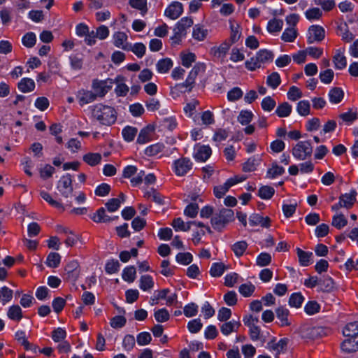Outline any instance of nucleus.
Segmentation results:
<instances>
[{"instance_id":"f257e3e1","label":"nucleus","mask_w":358,"mask_h":358,"mask_svg":"<svg viewBox=\"0 0 358 358\" xmlns=\"http://www.w3.org/2000/svg\"><path fill=\"white\" fill-rule=\"evenodd\" d=\"M90 109L92 117L103 125H111L116 121L117 113L111 106L97 103L92 106Z\"/></svg>"},{"instance_id":"f03ea898","label":"nucleus","mask_w":358,"mask_h":358,"mask_svg":"<svg viewBox=\"0 0 358 358\" xmlns=\"http://www.w3.org/2000/svg\"><path fill=\"white\" fill-rule=\"evenodd\" d=\"M205 71L206 65L203 63L196 64L189 73V75L185 82L176 84L174 87H171V93H173L174 91H177L180 93L191 92L194 87L196 77L199 74L203 73Z\"/></svg>"},{"instance_id":"7ed1b4c3","label":"nucleus","mask_w":358,"mask_h":358,"mask_svg":"<svg viewBox=\"0 0 358 358\" xmlns=\"http://www.w3.org/2000/svg\"><path fill=\"white\" fill-rule=\"evenodd\" d=\"M234 218V213L231 209L222 208L218 213H215L211 218V224L215 229L220 230L225 224L231 222Z\"/></svg>"},{"instance_id":"20e7f679","label":"nucleus","mask_w":358,"mask_h":358,"mask_svg":"<svg viewBox=\"0 0 358 358\" xmlns=\"http://www.w3.org/2000/svg\"><path fill=\"white\" fill-rule=\"evenodd\" d=\"M292 155L298 160L303 161L311 157L313 147L309 141H299L292 148Z\"/></svg>"},{"instance_id":"39448f33","label":"nucleus","mask_w":358,"mask_h":358,"mask_svg":"<svg viewBox=\"0 0 358 358\" xmlns=\"http://www.w3.org/2000/svg\"><path fill=\"white\" fill-rule=\"evenodd\" d=\"M357 192L355 189H352L349 193L342 194L339 196V201L331 206L333 211H337L341 208L350 209L353 207L357 201Z\"/></svg>"},{"instance_id":"423d86ee","label":"nucleus","mask_w":358,"mask_h":358,"mask_svg":"<svg viewBox=\"0 0 358 358\" xmlns=\"http://www.w3.org/2000/svg\"><path fill=\"white\" fill-rule=\"evenodd\" d=\"M73 179L69 173H66L61 177L57 182V189L61 195L65 198H69L73 193Z\"/></svg>"},{"instance_id":"0eeeda50","label":"nucleus","mask_w":358,"mask_h":358,"mask_svg":"<svg viewBox=\"0 0 358 358\" xmlns=\"http://www.w3.org/2000/svg\"><path fill=\"white\" fill-rule=\"evenodd\" d=\"M114 81L112 79H106L104 80H99L95 79L92 81V87L94 90L96 97H103L106 94L111 90L113 86Z\"/></svg>"},{"instance_id":"6e6552de","label":"nucleus","mask_w":358,"mask_h":358,"mask_svg":"<svg viewBox=\"0 0 358 358\" xmlns=\"http://www.w3.org/2000/svg\"><path fill=\"white\" fill-rule=\"evenodd\" d=\"M302 338L308 340H315L327 334L326 330L322 327L305 326L301 328Z\"/></svg>"},{"instance_id":"1a4fd4ad","label":"nucleus","mask_w":358,"mask_h":358,"mask_svg":"<svg viewBox=\"0 0 358 358\" xmlns=\"http://www.w3.org/2000/svg\"><path fill=\"white\" fill-rule=\"evenodd\" d=\"M193 164L186 157H182L173 162V167L175 173L178 176H183L187 174L192 169Z\"/></svg>"},{"instance_id":"9d476101","label":"nucleus","mask_w":358,"mask_h":358,"mask_svg":"<svg viewBox=\"0 0 358 358\" xmlns=\"http://www.w3.org/2000/svg\"><path fill=\"white\" fill-rule=\"evenodd\" d=\"M325 37L324 28L319 25H312L309 27L307 34V42L308 44L315 42H320Z\"/></svg>"},{"instance_id":"9b49d317","label":"nucleus","mask_w":358,"mask_h":358,"mask_svg":"<svg viewBox=\"0 0 358 358\" xmlns=\"http://www.w3.org/2000/svg\"><path fill=\"white\" fill-rule=\"evenodd\" d=\"M183 12V6L180 2L171 3L165 10L164 15L171 20L178 19Z\"/></svg>"},{"instance_id":"f8f14e48","label":"nucleus","mask_w":358,"mask_h":358,"mask_svg":"<svg viewBox=\"0 0 358 358\" xmlns=\"http://www.w3.org/2000/svg\"><path fill=\"white\" fill-rule=\"evenodd\" d=\"M243 179L240 180L237 178H231L228 179L222 185L215 187L214 194L217 198L222 197L229 189L231 187L236 185V183L241 182Z\"/></svg>"},{"instance_id":"ddd939ff","label":"nucleus","mask_w":358,"mask_h":358,"mask_svg":"<svg viewBox=\"0 0 358 358\" xmlns=\"http://www.w3.org/2000/svg\"><path fill=\"white\" fill-rule=\"evenodd\" d=\"M231 46V43L225 41L220 45L211 48L210 54L217 59L223 60Z\"/></svg>"},{"instance_id":"4468645a","label":"nucleus","mask_w":358,"mask_h":358,"mask_svg":"<svg viewBox=\"0 0 358 358\" xmlns=\"http://www.w3.org/2000/svg\"><path fill=\"white\" fill-rule=\"evenodd\" d=\"M212 150L208 145L197 144L194 147V157L196 160L206 162L211 155Z\"/></svg>"},{"instance_id":"2eb2a0df","label":"nucleus","mask_w":358,"mask_h":358,"mask_svg":"<svg viewBox=\"0 0 358 358\" xmlns=\"http://www.w3.org/2000/svg\"><path fill=\"white\" fill-rule=\"evenodd\" d=\"M76 99L80 106H83L95 101L96 97L93 92L82 89L76 93Z\"/></svg>"},{"instance_id":"dca6fc26","label":"nucleus","mask_w":358,"mask_h":358,"mask_svg":"<svg viewBox=\"0 0 358 358\" xmlns=\"http://www.w3.org/2000/svg\"><path fill=\"white\" fill-rule=\"evenodd\" d=\"M287 343L288 339L286 338H281L278 342H275V340L273 339L267 343L266 348L268 350L275 352V354L278 355L286 350Z\"/></svg>"},{"instance_id":"f3484780","label":"nucleus","mask_w":358,"mask_h":358,"mask_svg":"<svg viewBox=\"0 0 358 358\" xmlns=\"http://www.w3.org/2000/svg\"><path fill=\"white\" fill-rule=\"evenodd\" d=\"M341 350L346 353H352L358 351V336L348 337L341 344Z\"/></svg>"},{"instance_id":"a211bd4d","label":"nucleus","mask_w":358,"mask_h":358,"mask_svg":"<svg viewBox=\"0 0 358 358\" xmlns=\"http://www.w3.org/2000/svg\"><path fill=\"white\" fill-rule=\"evenodd\" d=\"M241 322L238 320H232L225 322L220 325V331L224 336H229L232 332H236L241 327Z\"/></svg>"},{"instance_id":"6ab92c4d","label":"nucleus","mask_w":358,"mask_h":358,"mask_svg":"<svg viewBox=\"0 0 358 358\" xmlns=\"http://www.w3.org/2000/svg\"><path fill=\"white\" fill-rule=\"evenodd\" d=\"M276 317L279 320V326L288 327L291 324L289 320V311L287 308L280 306L275 310Z\"/></svg>"},{"instance_id":"aec40b11","label":"nucleus","mask_w":358,"mask_h":358,"mask_svg":"<svg viewBox=\"0 0 358 358\" xmlns=\"http://www.w3.org/2000/svg\"><path fill=\"white\" fill-rule=\"evenodd\" d=\"M271 220L268 217H263L260 214L254 213L250 216L249 223L252 226H261L262 227H268Z\"/></svg>"},{"instance_id":"412c9836","label":"nucleus","mask_w":358,"mask_h":358,"mask_svg":"<svg viewBox=\"0 0 358 358\" xmlns=\"http://www.w3.org/2000/svg\"><path fill=\"white\" fill-rule=\"evenodd\" d=\"M193 19L190 17L181 18L176 24L174 29L176 31L186 36L187 30L193 25Z\"/></svg>"},{"instance_id":"4be33fe9","label":"nucleus","mask_w":358,"mask_h":358,"mask_svg":"<svg viewBox=\"0 0 358 358\" xmlns=\"http://www.w3.org/2000/svg\"><path fill=\"white\" fill-rule=\"evenodd\" d=\"M345 49H338L333 57L335 68L339 70L343 69L347 66V59L344 55Z\"/></svg>"},{"instance_id":"5701e85b","label":"nucleus","mask_w":358,"mask_h":358,"mask_svg":"<svg viewBox=\"0 0 358 358\" xmlns=\"http://www.w3.org/2000/svg\"><path fill=\"white\" fill-rule=\"evenodd\" d=\"M113 44L119 48L124 50H129L128 45L127 44V36L124 32L117 31L113 34Z\"/></svg>"},{"instance_id":"b1692460","label":"nucleus","mask_w":358,"mask_h":358,"mask_svg":"<svg viewBox=\"0 0 358 358\" xmlns=\"http://www.w3.org/2000/svg\"><path fill=\"white\" fill-rule=\"evenodd\" d=\"M125 201V196L124 194L121 192L119 194L118 198H113L109 199L105 204L107 210L109 212H115L118 210L120 208L121 203H124Z\"/></svg>"},{"instance_id":"393cba45","label":"nucleus","mask_w":358,"mask_h":358,"mask_svg":"<svg viewBox=\"0 0 358 358\" xmlns=\"http://www.w3.org/2000/svg\"><path fill=\"white\" fill-rule=\"evenodd\" d=\"M328 96L331 103L338 104L343 99L344 92L341 87H335L329 90Z\"/></svg>"},{"instance_id":"a878e982","label":"nucleus","mask_w":358,"mask_h":358,"mask_svg":"<svg viewBox=\"0 0 358 358\" xmlns=\"http://www.w3.org/2000/svg\"><path fill=\"white\" fill-rule=\"evenodd\" d=\"M35 87V82L29 78H24L17 83L18 90L23 93L33 92Z\"/></svg>"},{"instance_id":"bb28decb","label":"nucleus","mask_w":358,"mask_h":358,"mask_svg":"<svg viewBox=\"0 0 358 358\" xmlns=\"http://www.w3.org/2000/svg\"><path fill=\"white\" fill-rule=\"evenodd\" d=\"M117 218H118L117 216L114 217H111L108 216L106 214V210L104 208H99L96 210V213H94V215L92 217V219L95 222H98V223H99V222H104V223L110 222Z\"/></svg>"},{"instance_id":"cd10ccee","label":"nucleus","mask_w":358,"mask_h":358,"mask_svg":"<svg viewBox=\"0 0 358 358\" xmlns=\"http://www.w3.org/2000/svg\"><path fill=\"white\" fill-rule=\"evenodd\" d=\"M208 34V31L203 25L197 24L193 27L192 37L194 40L203 41L206 38Z\"/></svg>"},{"instance_id":"c85d7f7f","label":"nucleus","mask_w":358,"mask_h":358,"mask_svg":"<svg viewBox=\"0 0 358 358\" xmlns=\"http://www.w3.org/2000/svg\"><path fill=\"white\" fill-rule=\"evenodd\" d=\"M296 254L299 258L300 265L302 266H308L312 262L313 253L310 252H306L297 248Z\"/></svg>"},{"instance_id":"c756f323","label":"nucleus","mask_w":358,"mask_h":358,"mask_svg":"<svg viewBox=\"0 0 358 358\" xmlns=\"http://www.w3.org/2000/svg\"><path fill=\"white\" fill-rule=\"evenodd\" d=\"M319 286L322 292H330L335 289V282L331 277L324 276L320 279Z\"/></svg>"},{"instance_id":"7c9ffc66","label":"nucleus","mask_w":358,"mask_h":358,"mask_svg":"<svg viewBox=\"0 0 358 358\" xmlns=\"http://www.w3.org/2000/svg\"><path fill=\"white\" fill-rule=\"evenodd\" d=\"M256 60L259 62V64H262L268 62H271L273 59V54L272 52L267 50H260L255 55Z\"/></svg>"},{"instance_id":"2f4dec72","label":"nucleus","mask_w":358,"mask_h":358,"mask_svg":"<svg viewBox=\"0 0 358 358\" xmlns=\"http://www.w3.org/2000/svg\"><path fill=\"white\" fill-rule=\"evenodd\" d=\"M338 29L340 31L339 35L341 36L342 40L345 43H350L355 38V35L350 32L348 29V27L346 22L341 24L338 27Z\"/></svg>"},{"instance_id":"473e14b6","label":"nucleus","mask_w":358,"mask_h":358,"mask_svg":"<svg viewBox=\"0 0 358 358\" xmlns=\"http://www.w3.org/2000/svg\"><path fill=\"white\" fill-rule=\"evenodd\" d=\"M230 38H229V43L234 44L236 43L241 36V26L238 23H230Z\"/></svg>"},{"instance_id":"72a5a7b5","label":"nucleus","mask_w":358,"mask_h":358,"mask_svg":"<svg viewBox=\"0 0 358 358\" xmlns=\"http://www.w3.org/2000/svg\"><path fill=\"white\" fill-rule=\"evenodd\" d=\"M7 316L9 319L19 322L22 318V311L18 305L10 306L7 312Z\"/></svg>"},{"instance_id":"f704fd0d","label":"nucleus","mask_w":358,"mask_h":358,"mask_svg":"<svg viewBox=\"0 0 358 358\" xmlns=\"http://www.w3.org/2000/svg\"><path fill=\"white\" fill-rule=\"evenodd\" d=\"M343 333L346 337L355 338L358 336V322L347 324L343 330Z\"/></svg>"},{"instance_id":"c9c22d12","label":"nucleus","mask_w":358,"mask_h":358,"mask_svg":"<svg viewBox=\"0 0 358 358\" xmlns=\"http://www.w3.org/2000/svg\"><path fill=\"white\" fill-rule=\"evenodd\" d=\"M248 247V244L245 241H241L236 242L234 244H233L231 248L234 252V255L237 257H240L243 255Z\"/></svg>"},{"instance_id":"e433bc0d","label":"nucleus","mask_w":358,"mask_h":358,"mask_svg":"<svg viewBox=\"0 0 358 358\" xmlns=\"http://www.w3.org/2000/svg\"><path fill=\"white\" fill-rule=\"evenodd\" d=\"M83 159L88 165L94 166L101 162V155L99 153L89 152L83 156Z\"/></svg>"},{"instance_id":"4c0bfd02","label":"nucleus","mask_w":358,"mask_h":358,"mask_svg":"<svg viewBox=\"0 0 358 358\" xmlns=\"http://www.w3.org/2000/svg\"><path fill=\"white\" fill-rule=\"evenodd\" d=\"M292 110V106L287 102H284L278 105L275 113L280 117H286L290 115Z\"/></svg>"},{"instance_id":"58836bf2","label":"nucleus","mask_w":358,"mask_h":358,"mask_svg":"<svg viewBox=\"0 0 358 358\" xmlns=\"http://www.w3.org/2000/svg\"><path fill=\"white\" fill-rule=\"evenodd\" d=\"M173 66V62L169 58L162 59L156 64L157 69L160 73H167Z\"/></svg>"},{"instance_id":"ea45409f","label":"nucleus","mask_w":358,"mask_h":358,"mask_svg":"<svg viewBox=\"0 0 358 358\" xmlns=\"http://www.w3.org/2000/svg\"><path fill=\"white\" fill-rule=\"evenodd\" d=\"M297 30L294 27H288L285 29V31H283L281 36V39L285 42L291 43L294 41V40L297 37Z\"/></svg>"},{"instance_id":"a19ab883","label":"nucleus","mask_w":358,"mask_h":358,"mask_svg":"<svg viewBox=\"0 0 358 358\" xmlns=\"http://www.w3.org/2000/svg\"><path fill=\"white\" fill-rule=\"evenodd\" d=\"M282 26L283 21L282 20L273 18L268 21L267 30L271 34L279 32L282 29Z\"/></svg>"},{"instance_id":"79ce46f5","label":"nucleus","mask_w":358,"mask_h":358,"mask_svg":"<svg viewBox=\"0 0 358 358\" xmlns=\"http://www.w3.org/2000/svg\"><path fill=\"white\" fill-rule=\"evenodd\" d=\"M78 266V263L76 261H72L66 266L65 271L67 272L69 278L77 279L79 275Z\"/></svg>"},{"instance_id":"37998d69","label":"nucleus","mask_w":358,"mask_h":358,"mask_svg":"<svg viewBox=\"0 0 358 358\" xmlns=\"http://www.w3.org/2000/svg\"><path fill=\"white\" fill-rule=\"evenodd\" d=\"M284 172L285 169L282 166L274 163L272 164V166L268 169L266 172V178L273 179L278 176L282 175Z\"/></svg>"},{"instance_id":"c03bdc74","label":"nucleus","mask_w":358,"mask_h":358,"mask_svg":"<svg viewBox=\"0 0 358 358\" xmlns=\"http://www.w3.org/2000/svg\"><path fill=\"white\" fill-rule=\"evenodd\" d=\"M303 301L304 297L300 292L293 293L289 299V305L291 307L299 308L301 306Z\"/></svg>"},{"instance_id":"a18cd8bd","label":"nucleus","mask_w":358,"mask_h":358,"mask_svg":"<svg viewBox=\"0 0 358 358\" xmlns=\"http://www.w3.org/2000/svg\"><path fill=\"white\" fill-rule=\"evenodd\" d=\"M331 224L338 229H341L348 224V220L343 214H336L332 217Z\"/></svg>"},{"instance_id":"49530a36","label":"nucleus","mask_w":358,"mask_h":358,"mask_svg":"<svg viewBox=\"0 0 358 358\" xmlns=\"http://www.w3.org/2000/svg\"><path fill=\"white\" fill-rule=\"evenodd\" d=\"M136 268L134 266L126 267L122 271V278L128 282H133L136 279Z\"/></svg>"},{"instance_id":"de8ad7c7","label":"nucleus","mask_w":358,"mask_h":358,"mask_svg":"<svg viewBox=\"0 0 358 358\" xmlns=\"http://www.w3.org/2000/svg\"><path fill=\"white\" fill-rule=\"evenodd\" d=\"M281 83L280 74L278 72H273L266 78V84L272 89H276Z\"/></svg>"},{"instance_id":"09e8293b","label":"nucleus","mask_w":358,"mask_h":358,"mask_svg":"<svg viewBox=\"0 0 358 358\" xmlns=\"http://www.w3.org/2000/svg\"><path fill=\"white\" fill-rule=\"evenodd\" d=\"M154 286L152 278L149 275H144L140 279V288L143 291L151 289Z\"/></svg>"},{"instance_id":"8fccbe9b","label":"nucleus","mask_w":358,"mask_h":358,"mask_svg":"<svg viewBox=\"0 0 358 358\" xmlns=\"http://www.w3.org/2000/svg\"><path fill=\"white\" fill-rule=\"evenodd\" d=\"M226 268L225 265L222 262L213 263L210 269V274L213 277H220L224 273Z\"/></svg>"},{"instance_id":"3c124183","label":"nucleus","mask_w":358,"mask_h":358,"mask_svg":"<svg viewBox=\"0 0 358 358\" xmlns=\"http://www.w3.org/2000/svg\"><path fill=\"white\" fill-rule=\"evenodd\" d=\"M13 290L6 286H3L0 289V302L5 305L9 302L13 298Z\"/></svg>"},{"instance_id":"603ef678","label":"nucleus","mask_w":358,"mask_h":358,"mask_svg":"<svg viewBox=\"0 0 358 358\" xmlns=\"http://www.w3.org/2000/svg\"><path fill=\"white\" fill-rule=\"evenodd\" d=\"M129 3L133 8L139 10L142 15L148 11L147 0H129Z\"/></svg>"},{"instance_id":"864d4df0","label":"nucleus","mask_w":358,"mask_h":358,"mask_svg":"<svg viewBox=\"0 0 358 358\" xmlns=\"http://www.w3.org/2000/svg\"><path fill=\"white\" fill-rule=\"evenodd\" d=\"M274 194V188L268 185L261 187L258 192L259 196L262 199H270Z\"/></svg>"},{"instance_id":"5fc2aeb1","label":"nucleus","mask_w":358,"mask_h":358,"mask_svg":"<svg viewBox=\"0 0 358 358\" xmlns=\"http://www.w3.org/2000/svg\"><path fill=\"white\" fill-rule=\"evenodd\" d=\"M61 260V257L59 253L50 252L46 259V264L50 268H57Z\"/></svg>"},{"instance_id":"6e6d98bb","label":"nucleus","mask_w":358,"mask_h":358,"mask_svg":"<svg viewBox=\"0 0 358 358\" xmlns=\"http://www.w3.org/2000/svg\"><path fill=\"white\" fill-rule=\"evenodd\" d=\"M181 64L186 68H189L192 66V63L196 61V55L194 53L188 52L180 54Z\"/></svg>"},{"instance_id":"4d7b16f0","label":"nucleus","mask_w":358,"mask_h":358,"mask_svg":"<svg viewBox=\"0 0 358 358\" xmlns=\"http://www.w3.org/2000/svg\"><path fill=\"white\" fill-rule=\"evenodd\" d=\"M255 290V286L251 282L242 284L238 289L240 294L244 297H249L252 295Z\"/></svg>"},{"instance_id":"13d9d810","label":"nucleus","mask_w":358,"mask_h":358,"mask_svg":"<svg viewBox=\"0 0 358 358\" xmlns=\"http://www.w3.org/2000/svg\"><path fill=\"white\" fill-rule=\"evenodd\" d=\"M137 134V129L133 127L127 126L122 131L124 139L127 142L132 141Z\"/></svg>"},{"instance_id":"bf43d9fd","label":"nucleus","mask_w":358,"mask_h":358,"mask_svg":"<svg viewBox=\"0 0 358 358\" xmlns=\"http://www.w3.org/2000/svg\"><path fill=\"white\" fill-rule=\"evenodd\" d=\"M296 110L299 115L306 116L310 114V104L307 100L300 101L297 103Z\"/></svg>"},{"instance_id":"052dcab7","label":"nucleus","mask_w":358,"mask_h":358,"mask_svg":"<svg viewBox=\"0 0 358 358\" xmlns=\"http://www.w3.org/2000/svg\"><path fill=\"white\" fill-rule=\"evenodd\" d=\"M40 195L45 201H47L52 206L55 207L58 209H64L62 204L59 201L54 200L52 198L51 195L47 192L41 191L40 192Z\"/></svg>"},{"instance_id":"680f3d73","label":"nucleus","mask_w":358,"mask_h":358,"mask_svg":"<svg viewBox=\"0 0 358 358\" xmlns=\"http://www.w3.org/2000/svg\"><path fill=\"white\" fill-rule=\"evenodd\" d=\"M306 17L311 20H317L322 15V12L319 8H313L307 10L305 13Z\"/></svg>"},{"instance_id":"e2e57ef3","label":"nucleus","mask_w":358,"mask_h":358,"mask_svg":"<svg viewBox=\"0 0 358 358\" xmlns=\"http://www.w3.org/2000/svg\"><path fill=\"white\" fill-rule=\"evenodd\" d=\"M36 41V37L34 33L28 32L22 38V44L27 48H32Z\"/></svg>"},{"instance_id":"0e129e2a","label":"nucleus","mask_w":358,"mask_h":358,"mask_svg":"<svg viewBox=\"0 0 358 358\" xmlns=\"http://www.w3.org/2000/svg\"><path fill=\"white\" fill-rule=\"evenodd\" d=\"M71 66L74 70H80L83 66V58L78 54L71 55L69 57Z\"/></svg>"},{"instance_id":"69168bd1","label":"nucleus","mask_w":358,"mask_h":358,"mask_svg":"<svg viewBox=\"0 0 358 358\" xmlns=\"http://www.w3.org/2000/svg\"><path fill=\"white\" fill-rule=\"evenodd\" d=\"M252 117L253 114L251 111L242 110L238 117V121L242 125H247L252 121Z\"/></svg>"},{"instance_id":"338daca9","label":"nucleus","mask_w":358,"mask_h":358,"mask_svg":"<svg viewBox=\"0 0 358 358\" xmlns=\"http://www.w3.org/2000/svg\"><path fill=\"white\" fill-rule=\"evenodd\" d=\"M320 309V305L315 301H308L304 307L305 312L309 315L318 313Z\"/></svg>"},{"instance_id":"774afa93","label":"nucleus","mask_w":358,"mask_h":358,"mask_svg":"<svg viewBox=\"0 0 358 358\" xmlns=\"http://www.w3.org/2000/svg\"><path fill=\"white\" fill-rule=\"evenodd\" d=\"M243 92L241 88L235 87L227 93V99L229 101H236L243 96Z\"/></svg>"}]
</instances>
